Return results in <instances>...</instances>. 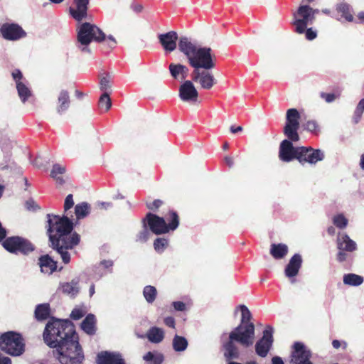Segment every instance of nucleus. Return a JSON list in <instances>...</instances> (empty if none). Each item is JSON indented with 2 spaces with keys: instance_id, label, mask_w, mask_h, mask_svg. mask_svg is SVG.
<instances>
[{
  "instance_id": "f257e3e1",
  "label": "nucleus",
  "mask_w": 364,
  "mask_h": 364,
  "mask_svg": "<svg viewBox=\"0 0 364 364\" xmlns=\"http://www.w3.org/2000/svg\"><path fill=\"white\" fill-rule=\"evenodd\" d=\"M48 346L56 348V358L61 364H83L85 355L74 324L68 320L49 321L43 332Z\"/></svg>"
},
{
  "instance_id": "f03ea898",
  "label": "nucleus",
  "mask_w": 364,
  "mask_h": 364,
  "mask_svg": "<svg viewBox=\"0 0 364 364\" xmlns=\"http://www.w3.org/2000/svg\"><path fill=\"white\" fill-rule=\"evenodd\" d=\"M178 46L189 65L193 68L191 74L193 82L198 84L201 89L211 90L217 84V80L210 71L216 66V56L211 48L198 46L186 36L179 38Z\"/></svg>"
},
{
  "instance_id": "7ed1b4c3",
  "label": "nucleus",
  "mask_w": 364,
  "mask_h": 364,
  "mask_svg": "<svg viewBox=\"0 0 364 364\" xmlns=\"http://www.w3.org/2000/svg\"><path fill=\"white\" fill-rule=\"evenodd\" d=\"M47 216L49 246L60 255L63 262L67 264L70 262L68 250H72L80 243V236L77 232L71 234L73 223L67 216L60 218L50 214Z\"/></svg>"
},
{
  "instance_id": "20e7f679",
  "label": "nucleus",
  "mask_w": 364,
  "mask_h": 364,
  "mask_svg": "<svg viewBox=\"0 0 364 364\" xmlns=\"http://www.w3.org/2000/svg\"><path fill=\"white\" fill-rule=\"evenodd\" d=\"M242 318L240 323L229 333L228 340L223 343L224 356L227 360L237 359L240 353L235 342L245 348L253 344L255 327L251 321L252 316L245 305H240Z\"/></svg>"
},
{
  "instance_id": "39448f33",
  "label": "nucleus",
  "mask_w": 364,
  "mask_h": 364,
  "mask_svg": "<svg viewBox=\"0 0 364 364\" xmlns=\"http://www.w3.org/2000/svg\"><path fill=\"white\" fill-rule=\"evenodd\" d=\"M300 114L295 108L289 109L286 114V124L283 129L284 134L288 139H284L279 145V158L283 162H290L297 159L299 146H294L292 142L300 139L298 134Z\"/></svg>"
},
{
  "instance_id": "423d86ee",
  "label": "nucleus",
  "mask_w": 364,
  "mask_h": 364,
  "mask_svg": "<svg viewBox=\"0 0 364 364\" xmlns=\"http://www.w3.org/2000/svg\"><path fill=\"white\" fill-rule=\"evenodd\" d=\"M77 46L82 53H90L89 45L92 41L102 43L103 48L110 52L117 44L116 39L105 33L96 25L88 22L82 23L77 30Z\"/></svg>"
},
{
  "instance_id": "0eeeda50",
  "label": "nucleus",
  "mask_w": 364,
  "mask_h": 364,
  "mask_svg": "<svg viewBox=\"0 0 364 364\" xmlns=\"http://www.w3.org/2000/svg\"><path fill=\"white\" fill-rule=\"evenodd\" d=\"M172 221L166 223L165 218L151 213H148L143 219V225L149 228L156 235L168 233L175 230L179 225V216L172 213Z\"/></svg>"
},
{
  "instance_id": "6e6552de",
  "label": "nucleus",
  "mask_w": 364,
  "mask_h": 364,
  "mask_svg": "<svg viewBox=\"0 0 364 364\" xmlns=\"http://www.w3.org/2000/svg\"><path fill=\"white\" fill-rule=\"evenodd\" d=\"M0 349L12 356H19L25 351L22 335L16 331H7L0 336Z\"/></svg>"
},
{
  "instance_id": "1a4fd4ad",
  "label": "nucleus",
  "mask_w": 364,
  "mask_h": 364,
  "mask_svg": "<svg viewBox=\"0 0 364 364\" xmlns=\"http://www.w3.org/2000/svg\"><path fill=\"white\" fill-rule=\"evenodd\" d=\"M3 247L10 253L27 255L35 250L34 245L28 239L20 236L6 237L2 242Z\"/></svg>"
},
{
  "instance_id": "9d476101",
  "label": "nucleus",
  "mask_w": 364,
  "mask_h": 364,
  "mask_svg": "<svg viewBox=\"0 0 364 364\" xmlns=\"http://www.w3.org/2000/svg\"><path fill=\"white\" fill-rule=\"evenodd\" d=\"M314 21L311 7L309 5H300L297 10L293 13L292 25L296 33H304L309 24Z\"/></svg>"
},
{
  "instance_id": "9b49d317",
  "label": "nucleus",
  "mask_w": 364,
  "mask_h": 364,
  "mask_svg": "<svg viewBox=\"0 0 364 364\" xmlns=\"http://www.w3.org/2000/svg\"><path fill=\"white\" fill-rule=\"evenodd\" d=\"M297 161L301 164H316L324 159V154L320 149H315L311 146H299L297 153Z\"/></svg>"
},
{
  "instance_id": "f8f14e48",
  "label": "nucleus",
  "mask_w": 364,
  "mask_h": 364,
  "mask_svg": "<svg viewBox=\"0 0 364 364\" xmlns=\"http://www.w3.org/2000/svg\"><path fill=\"white\" fill-rule=\"evenodd\" d=\"M273 331V328L267 326L263 331L262 337L257 341L255 352L259 356L265 358L267 355L274 341Z\"/></svg>"
},
{
  "instance_id": "ddd939ff",
  "label": "nucleus",
  "mask_w": 364,
  "mask_h": 364,
  "mask_svg": "<svg viewBox=\"0 0 364 364\" xmlns=\"http://www.w3.org/2000/svg\"><path fill=\"white\" fill-rule=\"evenodd\" d=\"M311 353L301 342H295L291 353V363L293 364H313L311 361Z\"/></svg>"
},
{
  "instance_id": "4468645a",
  "label": "nucleus",
  "mask_w": 364,
  "mask_h": 364,
  "mask_svg": "<svg viewBox=\"0 0 364 364\" xmlns=\"http://www.w3.org/2000/svg\"><path fill=\"white\" fill-rule=\"evenodd\" d=\"M2 37L7 41H17L26 36L24 30L17 23H4L0 28Z\"/></svg>"
},
{
  "instance_id": "2eb2a0df",
  "label": "nucleus",
  "mask_w": 364,
  "mask_h": 364,
  "mask_svg": "<svg viewBox=\"0 0 364 364\" xmlns=\"http://www.w3.org/2000/svg\"><path fill=\"white\" fill-rule=\"evenodd\" d=\"M178 95L183 102H196L198 92L193 85V80H185L179 87Z\"/></svg>"
},
{
  "instance_id": "dca6fc26",
  "label": "nucleus",
  "mask_w": 364,
  "mask_h": 364,
  "mask_svg": "<svg viewBox=\"0 0 364 364\" xmlns=\"http://www.w3.org/2000/svg\"><path fill=\"white\" fill-rule=\"evenodd\" d=\"M158 38L166 52L171 53L176 50L178 38L176 31H171L166 33L159 34Z\"/></svg>"
},
{
  "instance_id": "f3484780",
  "label": "nucleus",
  "mask_w": 364,
  "mask_h": 364,
  "mask_svg": "<svg viewBox=\"0 0 364 364\" xmlns=\"http://www.w3.org/2000/svg\"><path fill=\"white\" fill-rule=\"evenodd\" d=\"M96 363L97 364H126L119 353L109 351L99 353L97 355Z\"/></svg>"
},
{
  "instance_id": "a211bd4d",
  "label": "nucleus",
  "mask_w": 364,
  "mask_h": 364,
  "mask_svg": "<svg viewBox=\"0 0 364 364\" xmlns=\"http://www.w3.org/2000/svg\"><path fill=\"white\" fill-rule=\"evenodd\" d=\"M302 264V258L299 254H294L289 259L287 264L284 274L288 278H292L296 277Z\"/></svg>"
},
{
  "instance_id": "6ab92c4d",
  "label": "nucleus",
  "mask_w": 364,
  "mask_h": 364,
  "mask_svg": "<svg viewBox=\"0 0 364 364\" xmlns=\"http://www.w3.org/2000/svg\"><path fill=\"white\" fill-rule=\"evenodd\" d=\"M38 265L41 272L48 274H52L58 269V262L55 261L49 255H41L38 258Z\"/></svg>"
},
{
  "instance_id": "aec40b11",
  "label": "nucleus",
  "mask_w": 364,
  "mask_h": 364,
  "mask_svg": "<svg viewBox=\"0 0 364 364\" xmlns=\"http://www.w3.org/2000/svg\"><path fill=\"white\" fill-rule=\"evenodd\" d=\"M71 104L70 97L67 90H62L58 96L56 112L59 114L65 113L70 108Z\"/></svg>"
},
{
  "instance_id": "412c9836",
  "label": "nucleus",
  "mask_w": 364,
  "mask_h": 364,
  "mask_svg": "<svg viewBox=\"0 0 364 364\" xmlns=\"http://www.w3.org/2000/svg\"><path fill=\"white\" fill-rule=\"evenodd\" d=\"M74 2L76 9H70V14L75 20L80 21L87 16L89 0H74Z\"/></svg>"
},
{
  "instance_id": "4be33fe9",
  "label": "nucleus",
  "mask_w": 364,
  "mask_h": 364,
  "mask_svg": "<svg viewBox=\"0 0 364 364\" xmlns=\"http://www.w3.org/2000/svg\"><path fill=\"white\" fill-rule=\"evenodd\" d=\"M168 70L171 77L175 80L179 77L181 80L186 79L188 73V67L181 63H171Z\"/></svg>"
},
{
  "instance_id": "5701e85b",
  "label": "nucleus",
  "mask_w": 364,
  "mask_h": 364,
  "mask_svg": "<svg viewBox=\"0 0 364 364\" xmlns=\"http://www.w3.org/2000/svg\"><path fill=\"white\" fill-rule=\"evenodd\" d=\"M289 248L286 244H272L269 253L275 259L284 258L288 254Z\"/></svg>"
},
{
  "instance_id": "b1692460",
  "label": "nucleus",
  "mask_w": 364,
  "mask_h": 364,
  "mask_svg": "<svg viewBox=\"0 0 364 364\" xmlns=\"http://www.w3.org/2000/svg\"><path fill=\"white\" fill-rule=\"evenodd\" d=\"M96 318L95 316L90 314L82 321L81 323L82 329L88 335H94L96 332Z\"/></svg>"
},
{
  "instance_id": "393cba45",
  "label": "nucleus",
  "mask_w": 364,
  "mask_h": 364,
  "mask_svg": "<svg viewBox=\"0 0 364 364\" xmlns=\"http://www.w3.org/2000/svg\"><path fill=\"white\" fill-rule=\"evenodd\" d=\"M337 247L340 250L353 252L356 249V244L348 235H343L341 238H338Z\"/></svg>"
},
{
  "instance_id": "a878e982",
  "label": "nucleus",
  "mask_w": 364,
  "mask_h": 364,
  "mask_svg": "<svg viewBox=\"0 0 364 364\" xmlns=\"http://www.w3.org/2000/svg\"><path fill=\"white\" fill-rule=\"evenodd\" d=\"M59 289L63 294L74 297L79 292L78 280L73 279L70 282L63 283Z\"/></svg>"
},
{
  "instance_id": "bb28decb",
  "label": "nucleus",
  "mask_w": 364,
  "mask_h": 364,
  "mask_svg": "<svg viewBox=\"0 0 364 364\" xmlns=\"http://www.w3.org/2000/svg\"><path fill=\"white\" fill-rule=\"evenodd\" d=\"M336 11L341 14V17L343 18L348 22H353L354 17L352 14L350 6L346 2L338 4L336 6Z\"/></svg>"
},
{
  "instance_id": "cd10ccee",
  "label": "nucleus",
  "mask_w": 364,
  "mask_h": 364,
  "mask_svg": "<svg viewBox=\"0 0 364 364\" xmlns=\"http://www.w3.org/2000/svg\"><path fill=\"white\" fill-rule=\"evenodd\" d=\"M147 338L154 343L161 342L164 338V331L158 327H151L147 332Z\"/></svg>"
},
{
  "instance_id": "c85d7f7f",
  "label": "nucleus",
  "mask_w": 364,
  "mask_h": 364,
  "mask_svg": "<svg viewBox=\"0 0 364 364\" xmlns=\"http://www.w3.org/2000/svg\"><path fill=\"white\" fill-rule=\"evenodd\" d=\"M16 87L18 95L23 103H25L33 95L31 90L24 82L17 83Z\"/></svg>"
},
{
  "instance_id": "c756f323",
  "label": "nucleus",
  "mask_w": 364,
  "mask_h": 364,
  "mask_svg": "<svg viewBox=\"0 0 364 364\" xmlns=\"http://www.w3.org/2000/svg\"><path fill=\"white\" fill-rule=\"evenodd\" d=\"M65 166L58 164H54L51 170L50 176L56 181V183L62 185L65 183L63 175L65 173Z\"/></svg>"
},
{
  "instance_id": "7c9ffc66",
  "label": "nucleus",
  "mask_w": 364,
  "mask_h": 364,
  "mask_svg": "<svg viewBox=\"0 0 364 364\" xmlns=\"http://www.w3.org/2000/svg\"><path fill=\"white\" fill-rule=\"evenodd\" d=\"M50 315V306L48 304H39L35 310V317L38 321L47 319Z\"/></svg>"
},
{
  "instance_id": "2f4dec72",
  "label": "nucleus",
  "mask_w": 364,
  "mask_h": 364,
  "mask_svg": "<svg viewBox=\"0 0 364 364\" xmlns=\"http://www.w3.org/2000/svg\"><path fill=\"white\" fill-rule=\"evenodd\" d=\"M363 277L353 273L343 276V283L349 286H359L363 282Z\"/></svg>"
},
{
  "instance_id": "473e14b6",
  "label": "nucleus",
  "mask_w": 364,
  "mask_h": 364,
  "mask_svg": "<svg viewBox=\"0 0 364 364\" xmlns=\"http://www.w3.org/2000/svg\"><path fill=\"white\" fill-rule=\"evenodd\" d=\"M90 205L86 202L78 203L75 207V213L77 219L85 218L90 213Z\"/></svg>"
},
{
  "instance_id": "72a5a7b5",
  "label": "nucleus",
  "mask_w": 364,
  "mask_h": 364,
  "mask_svg": "<svg viewBox=\"0 0 364 364\" xmlns=\"http://www.w3.org/2000/svg\"><path fill=\"white\" fill-rule=\"evenodd\" d=\"M188 347L187 339L178 335H176L173 339V348L175 351H184Z\"/></svg>"
},
{
  "instance_id": "f704fd0d",
  "label": "nucleus",
  "mask_w": 364,
  "mask_h": 364,
  "mask_svg": "<svg viewBox=\"0 0 364 364\" xmlns=\"http://www.w3.org/2000/svg\"><path fill=\"white\" fill-rule=\"evenodd\" d=\"M143 295L148 303L152 304L156 298L157 290L153 286H146L143 290Z\"/></svg>"
},
{
  "instance_id": "c9c22d12",
  "label": "nucleus",
  "mask_w": 364,
  "mask_h": 364,
  "mask_svg": "<svg viewBox=\"0 0 364 364\" xmlns=\"http://www.w3.org/2000/svg\"><path fill=\"white\" fill-rule=\"evenodd\" d=\"M144 360L149 364H161L164 361V356L161 353H154L151 351L146 353L144 357Z\"/></svg>"
},
{
  "instance_id": "e433bc0d",
  "label": "nucleus",
  "mask_w": 364,
  "mask_h": 364,
  "mask_svg": "<svg viewBox=\"0 0 364 364\" xmlns=\"http://www.w3.org/2000/svg\"><path fill=\"white\" fill-rule=\"evenodd\" d=\"M98 105L100 109H103L104 112H106L109 110L112 107V101L107 92H104L100 96Z\"/></svg>"
},
{
  "instance_id": "4c0bfd02",
  "label": "nucleus",
  "mask_w": 364,
  "mask_h": 364,
  "mask_svg": "<svg viewBox=\"0 0 364 364\" xmlns=\"http://www.w3.org/2000/svg\"><path fill=\"white\" fill-rule=\"evenodd\" d=\"M333 223L338 228L344 229L348 225V219L343 214H338L333 218Z\"/></svg>"
},
{
  "instance_id": "58836bf2",
  "label": "nucleus",
  "mask_w": 364,
  "mask_h": 364,
  "mask_svg": "<svg viewBox=\"0 0 364 364\" xmlns=\"http://www.w3.org/2000/svg\"><path fill=\"white\" fill-rule=\"evenodd\" d=\"M168 242L165 238H156L154 242V250L159 252L162 253L165 249L168 247Z\"/></svg>"
},
{
  "instance_id": "ea45409f",
  "label": "nucleus",
  "mask_w": 364,
  "mask_h": 364,
  "mask_svg": "<svg viewBox=\"0 0 364 364\" xmlns=\"http://www.w3.org/2000/svg\"><path fill=\"white\" fill-rule=\"evenodd\" d=\"M150 235L147 227L143 225V229L136 236V241L144 243L147 241Z\"/></svg>"
},
{
  "instance_id": "a19ab883",
  "label": "nucleus",
  "mask_w": 364,
  "mask_h": 364,
  "mask_svg": "<svg viewBox=\"0 0 364 364\" xmlns=\"http://www.w3.org/2000/svg\"><path fill=\"white\" fill-rule=\"evenodd\" d=\"M340 95L341 92L338 90L336 92V93L321 92L320 94L321 97L328 103L333 102L336 98L339 97Z\"/></svg>"
},
{
  "instance_id": "79ce46f5",
  "label": "nucleus",
  "mask_w": 364,
  "mask_h": 364,
  "mask_svg": "<svg viewBox=\"0 0 364 364\" xmlns=\"http://www.w3.org/2000/svg\"><path fill=\"white\" fill-rule=\"evenodd\" d=\"M111 80L110 77L107 75L101 78L100 82V87L104 92H107L111 87Z\"/></svg>"
},
{
  "instance_id": "37998d69",
  "label": "nucleus",
  "mask_w": 364,
  "mask_h": 364,
  "mask_svg": "<svg viewBox=\"0 0 364 364\" xmlns=\"http://www.w3.org/2000/svg\"><path fill=\"white\" fill-rule=\"evenodd\" d=\"M306 130L317 134L319 132L318 124L315 120H309L305 124Z\"/></svg>"
},
{
  "instance_id": "c03bdc74",
  "label": "nucleus",
  "mask_w": 364,
  "mask_h": 364,
  "mask_svg": "<svg viewBox=\"0 0 364 364\" xmlns=\"http://www.w3.org/2000/svg\"><path fill=\"white\" fill-rule=\"evenodd\" d=\"M85 314H86V311L83 309L75 308L70 314V317L73 320H78V319L82 318Z\"/></svg>"
},
{
  "instance_id": "a18cd8bd",
  "label": "nucleus",
  "mask_w": 364,
  "mask_h": 364,
  "mask_svg": "<svg viewBox=\"0 0 364 364\" xmlns=\"http://www.w3.org/2000/svg\"><path fill=\"white\" fill-rule=\"evenodd\" d=\"M364 112V98L361 99L358 102L355 110L354 112V115L357 119H360L363 113Z\"/></svg>"
},
{
  "instance_id": "49530a36",
  "label": "nucleus",
  "mask_w": 364,
  "mask_h": 364,
  "mask_svg": "<svg viewBox=\"0 0 364 364\" xmlns=\"http://www.w3.org/2000/svg\"><path fill=\"white\" fill-rule=\"evenodd\" d=\"M74 205L73 196V194H69L66 196L65 202H64V211L65 213L68 212L71 208Z\"/></svg>"
},
{
  "instance_id": "de8ad7c7",
  "label": "nucleus",
  "mask_w": 364,
  "mask_h": 364,
  "mask_svg": "<svg viewBox=\"0 0 364 364\" xmlns=\"http://www.w3.org/2000/svg\"><path fill=\"white\" fill-rule=\"evenodd\" d=\"M163 201L159 199H156L151 203H146L148 209L152 211H157L158 209L162 205Z\"/></svg>"
},
{
  "instance_id": "09e8293b",
  "label": "nucleus",
  "mask_w": 364,
  "mask_h": 364,
  "mask_svg": "<svg viewBox=\"0 0 364 364\" xmlns=\"http://www.w3.org/2000/svg\"><path fill=\"white\" fill-rule=\"evenodd\" d=\"M11 75H12L14 80L16 82V85H17V83L23 82L22 80L23 78V76L21 71L19 69H15L12 72Z\"/></svg>"
},
{
  "instance_id": "8fccbe9b",
  "label": "nucleus",
  "mask_w": 364,
  "mask_h": 364,
  "mask_svg": "<svg viewBox=\"0 0 364 364\" xmlns=\"http://www.w3.org/2000/svg\"><path fill=\"white\" fill-rule=\"evenodd\" d=\"M306 38L309 41H312L315 39L317 36L316 31H314L311 28H306L305 31Z\"/></svg>"
},
{
  "instance_id": "3c124183",
  "label": "nucleus",
  "mask_w": 364,
  "mask_h": 364,
  "mask_svg": "<svg viewBox=\"0 0 364 364\" xmlns=\"http://www.w3.org/2000/svg\"><path fill=\"white\" fill-rule=\"evenodd\" d=\"M172 306L176 311H183L186 310V304L183 301H173Z\"/></svg>"
},
{
  "instance_id": "603ef678",
  "label": "nucleus",
  "mask_w": 364,
  "mask_h": 364,
  "mask_svg": "<svg viewBox=\"0 0 364 364\" xmlns=\"http://www.w3.org/2000/svg\"><path fill=\"white\" fill-rule=\"evenodd\" d=\"M164 323L172 328H175L176 321L173 317L172 316H168L166 317L164 320Z\"/></svg>"
},
{
  "instance_id": "864d4df0",
  "label": "nucleus",
  "mask_w": 364,
  "mask_h": 364,
  "mask_svg": "<svg viewBox=\"0 0 364 364\" xmlns=\"http://www.w3.org/2000/svg\"><path fill=\"white\" fill-rule=\"evenodd\" d=\"M6 230L2 226L1 223L0 222V242H3V241L6 238Z\"/></svg>"
},
{
  "instance_id": "5fc2aeb1",
  "label": "nucleus",
  "mask_w": 364,
  "mask_h": 364,
  "mask_svg": "<svg viewBox=\"0 0 364 364\" xmlns=\"http://www.w3.org/2000/svg\"><path fill=\"white\" fill-rule=\"evenodd\" d=\"M347 258V254L343 252V250H341L337 254V260L339 262H344Z\"/></svg>"
},
{
  "instance_id": "6e6d98bb",
  "label": "nucleus",
  "mask_w": 364,
  "mask_h": 364,
  "mask_svg": "<svg viewBox=\"0 0 364 364\" xmlns=\"http://www.w3.org/2000/svg\"><path fill=\"white\" fill-rule=\"evenodd\" d=\"M172 213L178 214L176 211L173 210H170L167 213L164 214V216L163 218H165V221L166 223L172 221Z\"/></svg>"
},
{
  "instance_id": "4d7b16f0",
  "label": "nucleus",
  "mask_w": 364,
  "mask_h": 364,
  "mask_svg": "<svg viewBox=\"0 0 364 364\" xmlns=\"http://www.w3.org/2000/svg\"><path fill=\"white\" fill-rule=\"evenodd\" d=\"M100 265L105 269H109L113 266V262L112 260H103L100 262Z\"/></svg>"
},
{
  "instance_id": "13d9d810",
  "label": "nucleus",
  "mask_w": 364,
  "mask_h": 364,
  "mask_svg": "<svg viewBox=\"0 0 364 364\" xmlns=\"http://www.w3.org/2000/svg\"><path fill=\"white\" fill-rule=\"evenodd\" d=\"M0 364H11V360L0 353Z\"/></svg>"
},
{
  "instance_id": "bf43d9fd",
  "label": "nucleus",
  "mask_w": 364,
  "mask_h": 364,
  "mask_svg": "<svg viewBox=\"0 0 364 364\" xmlns=\"http://www.w3.org/2000/svg\"><path fill=\"white\" fill-rule=\"evenodd\" d=\"M230 132L232 133V134H237L240 132H242L243 130V128L241 126H237V127H235L234 125H232L230 127Z\"/></svg>"
},
{
  "instance_id": "052dcab7",
  "label": "nucleus",
  "mask_w": 364,
  "mask_h": 364,
  "mask_svg": "<svg viewBox=\"0 0 364 364\" xmlns=\"http://www.w3.org/2000/svg\"><path fill=\"white\" fill-rule=\"evenodd\" d=\"M100 209H108L109 208L112 207V203H107V202H101L98 204Z\"/></svg>"
},
{
  "instance_id": "680f3d73",
  "label": "nucleus",
  "mask_w": 364,
  "mask_h": 364,
  "mask_svg": "<svg viewBox=\"0 0 364 364\" xmlns=\"http://www.w3.org/2000/svg\"><path fill=\"white\" fill-rule=\"evenodd\" d=\"M225 164L230 167H232L234 161L233 158L229 156H226L224 159Z\"/></svg>"
},
{
  "instance_id": "e2e57ef3",
  "label": "nucleus",
  "mask_w": 364,
  "mask_h": 364,
  "mask_svg": "<svg viewBox=\"0 0 364 364\" xmlns=\"http://www.w3.org/2000/svg\"><path fill=\"white\" fill-rule=\"evenodd\" d=\"M272 364H284V362L280 357L275 356L272 359Z\"/></svg>"
},
{
  "instance_id": "0e129e2a",
  "label": "nucleus",
  "mask_w": 364,
  "mask_h": 364,
  "mask_svg": "<svg viewBox=\"0 0 364 364\" xmlns=\"http://www.w3.org/2000/svg\"><path fill=\"white\" fill-rule=\"evenodd\" d=\"M327 232L329 235L333 236L336 233V229L333 226H329L327 228Z\"/></svg>"
},
{
  "instance_id": "69168bd1",
  "label": "nucleus",
  "mask_w": 364,
  "mask_h": 364,
  "mask_svg": "<svg viewBox=\"0 0 364 364\" xmlns=\"http://www.w3.org/2000/svg\"><path fill=\"white\" fill-rule=\"evenodd\" d=\"M357 17L359 20V23H364V11L359 12Z\"/></svg>"
},
{
  "instance_id": "338daca9",
  "label": "nucleus",
  "mask_w": 364,
  "mask_h": 364,
  "mask_svg": "<svg viewBox=\"0 0 364 364\" xmlns=\"http://www.w3.org/2000/svg\"><path fill=\"white\" fill-rule=\"evenodd\" d=\"M332 346L334 348L338 349L341 346V342L338 340H333L332 341Z\"/></svg>"
},
{
  "instance_id": "774afa93",
  "label": "nucleus",
  "mask_w": 364,
  "mask_h": 364,
  "mask_svg": "<svg viewBox=\"0 0 364 364\" xmlns=\"http://www.w3.org/2000/svg\"><path fill=\"white\" fill-rule=\"evenodd\" d=\"M360 166L363 170H364V153L360 156Z\"/></svg>"
}]
</instances>
